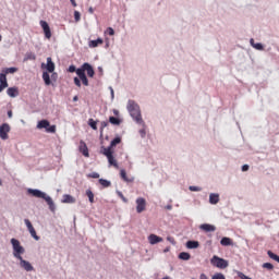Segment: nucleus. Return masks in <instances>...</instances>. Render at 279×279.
<instances>
[{
	"label": "nucleus",
	"mask_w": 279,
	"mask_h": 279,
	"mask_svg": "<svg viewBox=\"0 0 279 279\" xmlns=\"http://www.w3.org/2000/svg\"><path fill=\"white\" fill-rule=\"evenodd\" d=\"M89 12H90V14H93V12H94V11H93V8H89Z\"/></svg>",
	"instance_id": "obj_54"
},
{
	"label": "nucleus",
	"mask_w": 279,
	"mask_h": 279,
	"mask_svg": "<svg viewBox=\"0 0 279 279\" xmlns=\"http://www.w3.org/2000/svg\"><path fill=\"white\" fill-rule=\"evenodd\" d=\"M24 223H25L31 236H33V239H35V241H40V236H38V234H36V229H34L32 221H29V219H25Z\"/></svg>",
	"instance_id": "obj_7"
},
{
	"label": "nucleus",
	"mask_w": 279,
	"mask_h": 279,
	"mask_svg": "<svg viewBox=\"0 0 279 279\" xmlns=\"http://www.w3.org/2000/svg\"><path fill=\"white\" fill-rule=\"evenodd\" d=\"M99 184H101V186H104L105 189H108V186H110V181L105 180V179H99Z\"/></svg>",
	"instance_id": "obj_32"
},
{
	"label": "nucleus",
	"mask_w": 279,
	"mask_h": 279,
	"mask_svg": "<svg viewBox=\"0 0 279 279\" xmlns=\"http://www.w3.org/2000/svg\"><path fill=\"white\" fill-rule=\"evenodd\" d=\"M179 258L181 260H191V254L186 253V252H182L179 254Z\"/></svg>",
	"instance_id": "obj_29"
},
{
	"label": "nucleus",
	"mask_w": 279,
	"mask_h": 279,
	"mask_svg": "<svg viewBox=\"0 0 279 279\" xmlns=\"http://www.w3.org/2000/svg\"><path fill=\"white\" fill-rule=\"evenodd\" d=\"M43 80H44L46 86H51V76H49V72L43 73Z\"/></svg>",
	"instance_id": "obj_24"
},
{
	"label": "nucleus",
	"mask_w": 279,
	"mask_h": 279,
	"mask_svg": "<svg viewBox=\"0 0 279 279\" xmlns=\"http://www.w3.org/2000/svg\"><path fill=\"white\" fill-rule=\"evenodd\" d=\"M109 122H110L112 125H121V120H119V118L110 117V118H109Z\"/></svg>",
	"instance_id": "obj_31"
},
{
	"label": "nucleus",
	"mask_w": 279,
	"mask_h": 279,
	"mask_svg": "<svg viewBox=\"0 0 279 279\" xmlns=\"http://www.w3.org/2000/svg\"><path fill=\"white\" fill-rule=\"evenodd\" d=\"M100 154H102V156H106L111 167H114V169H119V162H117V159H114V155H112L114 154L113 150H110V148H106L102 146Z\"/></svg>",
	"instance_id": "obj_4"
},
{
	"label": "nucleus",
	"mask_w": 279,
	"mask_h": 279,
	"mask_svg": "<svg viewBox=\"0 0 279 279\" xmlns=\"http://www.w3.org/2000/svg\"><path fill=\"white\" fill-rule=\"evenodd\" d=\"M186 247H187V250H197V247H199V242L198 241H187Z\"/></svg>",
	"instance_id": "obj_22"
},
{
	"label": "nucleus",
	"mask_w": 279,
	"mask_h": 279,
	"mask_svg": "<svg viewBox=\"0 0 279 279\" xmlns=\"http://www.w3.org/2000/svg\"><path fill=\"white\" fill-rule=\"evenodd\" d=\"M78 150L81 151V154H83V156H85V158L90 157V154L88 153V146L86 145V142H84V141L80 142Z\"/></svg>",
	"instance_id": "obj_13"
},
{
	"label": "nucleus",
	"mask_w": 279,
	"mask_h": 279,
	"mask_svg": "<svg viewBox=\"0 0 279 279\" xmlns=\"http://www.w3.org/2000/svg\"><path fill=\"white\" fill-rule=\"evenodd\" d=\"M81 20H82V14L80 13V11H74L75 23H80Z\"/></svg>",
	"instance_id": "obj_33"
},
{
	"label": "nucleus",
	"mask_w": 279,
	"mask_h": 279,
	"mask_svg": "<svg viewBox=\"0 0 279 279\" xmlns=\"http://www.w3.org/2000/svg\"><path fill=\"white\" fill-rule=\"evenodd\" d=\"M41 29H44V34L46 38L49 40L51 38V28L49 27V23L47 21L39 22Z\"/></svg>",
	"instance_id": "obj_9"
},
{
	"label": "nucleus",
	"mask_w": 279,
	"mask_h": 279,
	"mask_svg": "<svg viewBox=\"0 0 279 279\" xmlns=\"http://www.w3.org/2000/svg\"><path fill=\"white\" fill-rule=\"evenodd\" d=\"M11 245L13 247V256L15 258H21L22 254H25V248L21 245V242L16 239H11Z\"/></svg>",
	"instance_id": "obj_5"
},
{
	"label": "nucleus",
	"mask_w": 279,
	"mask_h": 279,
	"mask_svg": "<svg viewBox=\"0 0 279 279\" xmlns=\"http://www.w3.org/2000/svg\"><path fill=\"white\" fill-rule=\"evenodd\" d=\"M209 203L210 204H219V194H210Z\"/></svg>",
	"instance_id": "obj_26"
},
{
	"label": "nucleus",
	"mask_w": 279,
	"mask_h": 279,
	"mask_svg": "<svg viewBox=\"0 0 279 279\" xmlns=\"http://www.w3.org/2000/svg\"><path fill=\"white\" fill-rule=\"evenodd\" d=\"M51 80H53V82H56L58 80V73L52 72Z\"/></svg>",
	"instance_id": "obj_44"
},
{
	"label": "nucleus",
	"mask_w": 279,
	"mask_h": 279,
	"mask_svg": "<svg viewBox=\"0 0 279 279\" xmlns=\"http://www.w3.org/2000/svg\"><path fill=\"white\" fill-rule=\"evenodd\" d=\"M167 241H169V243H172V245H175V239L173 236H168Z\"/></svg>",
	"instance_id": "obj_43"
},
{
	"label": "nucleus",
	"mask_w": 279,
	"mask_h": 279,
	"mask_svg": "<svg viewBox=\"0 0 279 279\" xmlns=\"http://www.w3.org/2000/svg\"><path fill=\"white\" fill-rule=\"evenodd\" d=\"M28 60H36V56H34V54L31 53V54L28 56Z\"/></svg>",
	"instance_id": "obj_49"
},
{
	"label": "nucleus",
	"mask_w": 279,
	"mask_h": 279,
	"mask_svg": "<svg viewBox=\"0 0 279 279\" xmlns=\"http://www.w3.org/2000/svg\"><path fill=\"white\" fill-rule=\"evenodd\" d=\"M80 98L77 96L73 97V101H77Z\"/></svg>",
	"instance_id": "obj_53"
},
{
	"label": "nucleus",
	"mask_w": 279,
	"mask_h": 279,
	"mask_svg": "<svg viewBox=\"0 0 279 279\" xmlns=\"http://www.w3.org/2000/svg\"><path fill=\"white\" fill-rule=\"evenodd\" d=\"M1 184H2V182H1V180H0V186H1Z\"/></svg>",
	"instance_id": "obj_57"
},
{
	"label": "nucleus",
	"mask_w": 279,
	"mask_h": 279,
	"mask_svg": "<svg viewBox=\"0 0 279 279\" xmlns=\"http://www.w3.org/2000/svg\"><path fill=\"white\" fill-rule=\"evenodd\" d=\"M27 194L32 195V197H37V199H45V202L49 206V210H51V213H56V204L53 203V198L47 195V193L40 190L28 189Z\"/></svg>",
	"instance_id": "obj_2"
},
{
	"label": "nucleus",
	"mask_w": 279,
	"mask_h": 279,
	"mask_svg": "<svg viewBox=\"0 0 279 279\" xmlns=\"http://www.w3.org/2000/svg\"><path fill=\"white\" fill-rule=\"evenodd\" d=\"M120 197L123 199V202H128V198H124L123 194H120Z\"/></svg>",
	"instance_id": "obj_52"
},
{
	"label": "nucleus",
	"mask_w": 279,
	"mask_h": 279,
	"mask_svg": "<svg viewBox=\"0 0 279 279\" xmlns=\"http://www.w3.org/2000/svg\"><path fill=\"white\" fill-rule=\"evenodd\" d=\"M9 119H12V110L8 111Z\"/></svg>",
	"instance_id": "obj_50"
},
{
	"label": "nucleus",
	"mask_w": 279,
	"mask_h": 279,
	"mask_svg": "<svg viewBox=\"0 0 279 279\" xmlns=\"http://www.w3.org/2000/svg\"><path fill=\"white\" fill-rule=\"evenodd\" d=\"M10 132V124L3 123L0 125V138L8 141V133Z\"/></svg>",
	"instance_id": "obj_10"
},
{
	"label": "nucleus",
	"mask_w": 279,
	"mask_h": 279,
	"mask_svg": "<svg viewBox=\"0 0 279 279\" xmlns=\"http://www.w3.org/2000/svg\"><path fill=\"white\" fill-rule=\"evenodd\" d=\"M86 73L88 77H95V69H93L90 63H83L82 66L76 70V75L84 86H88V77L86 76Z\"/></svg>",
	"instance_id": "obj_1"
},
{
	"label": "nucleus",
	"mask_w": 279,
	"mask_h": 279,
	"mask_svg": "<svg viewBox=\"0 0 279 279\" xmlns=\"http://www.w3.org/2000/svg\"><path fill=\"white\" fill-rule=\"evenodd\" d=\"M17 260H20V267H22V269L25 271H34V266H32L29 262L23 259V257L17 258Z\"/></svg>",
	"instance_id": "obj_12"
},
{
	"label": "nucleus",
	"mask_w": 279,
	"mask_h": 279,
	"mask_svg": "<svg viewBox=\"0 0 279 279\" xmlns=\"http://www.w3.org/2000/svg\"><path fill=\"white\" fill-rule=\"evenodd\" d=\"M70 1L72 3L73 8H77V2H75V0H70Z\"/></svg>",
	"instance_id": "obj_48"
},
{
	"label": "nucleus",
	"mask_w": 279,
	"mask_h": 279,
	"mask_svg": "<svg viewBox=\"0 0 279 279\" xmlns=\"http://www.w3.org/2000/svg\"><path fill=\"white\" fill-rule=\"evenodd\" d=\"M199 230H202L203 232H215V230H217V227H215V225L203 223L199 226Z\"/></svg>",
	"instance_id": "obj_14"
},
{
	"label": "nucleus",
	"mask_w": 279,
	"mask_h": 279,
	"mask_svg": "<svg viewBox=\"0 0 279 279\" xmlns=\"http://www.w3.org/2000/svg\"><path fill=\"white\" fill-rule=\"evenodd\" d=\"M121 143V137H114L110 145L108 147H106V149H110V151H112L113 147H117V145H119Z\"/></svg>",
	"instance_id": "obj_21"
},
{
	"label": "nucleus",
	"mask_w": 279,
	"mask_h": 279,
	"mask_svg": "<svg viewBox=\"0 0 279 279\" xmlns=\"http://www.w3.org/2000/svg\"><path fill=\"white\" fill-rule=\"evenodd\" d=\"M263 268L271 270V269H274V264H271V263H264L263 264Z\"/></svg>",
	"instance_id": "obj_37"
},
{
	"label": "nucleus",
	"mask_w": 279,
	"mask_h": 279,
	"mask_svg": "<svg viewBox=\"0 0 279 279\" xmlns=\"http://www.w3.org/2000/svg\"><path fill=\"white\" fill-rule=\"evenodd\" d=\"M250 43L254 49H257V51H263V44H254V38H251Z\"/></svg>",
	"instance_id": "obj_30"
},
{
	"label": "nucleus",
	"mask_w": 279,
	"mask_h": 279,
	"mask_svg": "<svg viewBox=\"0 0 279 279\" xmlns=\"http://www.w3.org/2000/svg\"><path fill=\"white\" fill-rule=\"evenodd\" d=\"M128 110L135 122H137L140 125H145L143 117L141 116V107H138V104H136L134 100H129Z\"/></svg>",
	"instance_id": "obj_3"
},
{
	"label": "nucleus",
	"mask_w": 279,
	"mask_h": 279,
	"mask_svg": "<svg viewBox=\"0 0 279 279\" xmlns=\"http://www.w3.org/2000/svg\"><path fill=\"white\" fill-rule=\"evenodd\" d=\"M99 45H104V39L98 38L97 40H90L89 47L95 49V47H99Z\"/></svg>",
	"instance_id": "obj_23"
},
{
	"label": "nucleus",
	"mask_w": 279,
	"mask_h": 279,
	"mask_svg": "<svg viewBox=\"0 0 279 279\" xmlns=\"http://www.w3.org/2000/svg\"><path fill=\"white\" fill-rule=\"evenodd\" d=\"M68 71L69 73H77V69L75 68V65H70Z\"/></svg>",
	"instance_id": "obj_39"
},
{
	"label": "nucleus",
	"mask_w": 279,
	"mask_h": 279,
	"mask_svg": "<svg viewBox=\"0 0 279 279\" xmlns=\"http://www.w3.org/2000/svg\"><path fill=\"white\" fill-rule=\"evenodd\" d=\"M62 203L63 204H75V197H73L69 194H64L63 198H62Z\"/></svg>",
	"instance_id": "obj_19"
},
{
	"label": "nucleus",
	"mask_w": 279,
	"mask_h": 279,
	"mask_svg": "<svg viewBox=\"0 0 279 279\" xmlns=\"http://www.w3.org/2000/svg\"><path fill=\"white\" fill-rule=\"evenodd\" d=\"M46 132H48L49 134H56V125H51L49 124V126H47Z\"/></svg>",
	"instance_id": "obj_34"
},
{
	"label": "nucleus",
	"mask_w": 279,
	"mask_h": 279,
	"mask_svg": "<svg viewBox=\"0 0 279 279\" xmlns=\"http://www.w3.org/2000/svg\"><path fill=\"white\" fill-rule=\"evenodd\" d=\"M86 196L88 197L90 204H95V194L92 190H86Z\"/></svg>",
	"instance_id": "obj_27"
},
{
	"label": "nucleus",
	"mask_w": 279,
	"mask_h": 279,
	"mask_svg": "<svg viewBox=\"0 0 279 279\" xmlns=\"http://www.w3.org/2000/svg\"><path fill=\"white\" fill-rule=\"evenodd\" d=\"M120 178H122V180L124 181V182H134V180L133 179H129L128 178V172H125V170H120Z\"/></svg>",
	"instance_id": "obj_25"
},
{
	"label": "nucleus",
	"mask_w": 279,
	"mask_h": 279,
	"mask_svg": "<svg viewBox=\"0 0 279 279\" xmlns=\"http://www.w3.org/2000/svg\"><path fill=\"white\" fill-rule=\"evenodd\" d=\"M162 279H171L170 277H163Z\"/></svg>",
	"instance_id": "obj_55"
},
{
	"label": "nucleus",
	"mask_w": 279,
	"mask_h": 279,
	"mask_svg": "<svg viewBox=\"0 0 279 279\" xmlns=\"http://www.w3.org/2000/svg\"><path fill=\"white\" fill-rule=\"evenodd\" d=\"M80 77H74V84L75 86H77L78 88H82V81H80Z\"/></svg>",
	"instance_id": "obj_38"
},
{
	"label": "nucleus",
	"mask_w": 279,
	"mask_h": 279,
	"mask_svg": "<svg viewBox=\"0 0 279 279\" xmlns=\"http://www.w3.org/2000/svg\"><path fill=\"white\" fill-rule=\"evenodd\" d=\"M7 95L12 98L19 97V87H9L7 89Z\"/></svg>",
	"instance_id": "obj_17"
},
{
	"label": "nucleus",
	"mask_w": 279,
	"mask_h": 279,
	"mask_svg": "<svg viewBox=\"0 0 279 279\" xmlns=\"http://www.w3.org/2000/svg\"><path fill=\"white\" fill-rule=\"evenodd\" d=\"M220 245L228 247V245H232V239L230 238H222L220 241Z\"/></svg>",
	"instance_id": "obj_28"
},
{
	"label": "nucleus",
	"mask_w": 279,
	"mask_h": 279,
	"mask_svg": "<svg viewBox=\"0 0 279 279\" xmlns=\"http://www.w3.org/2000/svg\"><path fill=\"white\" fill-rule=\"evenodd\" d=\"M8 88V76L0 74V93H3Z\"/></svg>",
	"instance_id": "obj_15"
},
{
	"label": "nucleus",
	"mask_w": 279,
	"mask_h": 279,
	"mask_svg": "<svg viewBox=\"0 0 279 279\" xmlns=\"http://www.w3.org/2000/svg\"><path fill=\"white\" fill-rule=\"evenodd\" d=\"M210 264L214 267H217L218 269H226L228 267V260H226L217 255L213 256V258L210 259Z\"/></svg>",
	"instance_id": "obj_6"
},
{
	"label": "nucleus",
	"mask_w": 279,
	"mask_h": 279,
	"mask_svg": "<svg viewBox=\"0 0 279 279\" xmlns=\"http://www.w3.org/2000/svg\"><path fill=\"white\" fill-rule=\"evenodd\" d=\"M102 128H107L108 126V122H101Z\"/></svg>",
	"instance_id": "obj_51"
},
{
	"label": "nucleus",
	"mask_w": 279,
	"mask_h": 279,
	"mask_svg": "<svg viewBox=\"0 0 279 279\" xmlns=\"http://www.w3.org/2000/svg\"><path fill=\"white\" fill-rule=\"evenodd\" d=\"M145 208H147V201L143 197H138L136 199V213H144Z\"/></svg>",
	"instance_id": "obj_8"
},
{
	"label": "nucleus",
	"mask_w": 279,
	"mask_h": 279,
	"mask_svg": "<svg viewBox=\"0 0 279 279\" xmlns=\"http://www.w3.org/2000/svg\"><path fill=\"white\" fill-rule=\"evenodd\" d=\"M242 171H250V166L248 165L242 166Z\"/></svg>",
	"instance_id": "obj_46"
},
{
	"label": "nucleus",
	"mask_w": 279,
	"mask_h": 279,
	"mask_svg": "<svg viewBox=\"0 0 279 279\" xmlns=\"http://www.w3.org/2000/svg\"><path fill=\"white\" fill-rule=\"evenodd\" d=\"M140 134L142 138H145V134H146L145 129L140 130Z\"/></svg>",
	"instance_id": "obj_45"
},
{
	"label": "nucleus",
	"mask_w": 279,
	"mask_h": 279,
	"mask_svg": "<svg viewBox=\"0 0 279 279\" xmlns=\"http://www.w3.org/2000/svg\"><path fill=\"white\" fill-rule=\"evenodd\" d=\"M16 71H19L17 68H5L2 70V72L0 73V75H4V77H8V75L16 73Z\"/></svg>",
	"instance_id": "obj_18"
},
{
	"label": "nucleus",
	"mask_w": 279,
	"mask_h": 279,
	"mask_svg": "<svg viewBox=\"0 0 279 279\" xmlns=\"http://www.w3.org/2000/svg\"><path fill=\"white\" fill-rule=\"evenodd\" d=\"M2 39H3V37L0 35V43H1Z\"/></svg>",
	"instance_id": "obj_56"
},
{
	"label": "nucleus",
	"mask_w": 279,
	"mask_h": 279,
	"mask_svg": "<svg viewBox=\"0 0 279 279\" xmlns=\"http://www.w3.org/2000/svg\"><path fill=\"white\" fill-rule=\"evenodd\" d=\"M87 177L88 178H94L95 180H97L99 178V173L93 172V173L88 174Z\"/></svg>",
	"instance_id": "obj_41"
},
{
	"label": "nucleus",
	"mask_w": 279,
	"mask_h": 279,
	"mask_svg": "<svg viewBox=\"0 0 279 279\" xmlns=\"http://www.w3.org/2000/svg\"><path fill=\"white\" fill-rule=\"evenodd\" d=\"M148 241L150 245H156V243H162V238L156 235V234H150L148 236Z\"/></svg>",
	"instance_id": "obj_16"
},
{
	"label": "nucleus",
	"mask_w": 279,
	"mask_h": 279,
	"mask_svg": "<svg viewBox=\"0 0 279 279\" xmlns=\"http://www.w3.org/2000/svg\"><path fill=\"white\" fill-rule=\"evenodd\" d=\"M88 125L90 126L92 130H97V122L93 119H89Z\"/></svg>",
	"instance_id": "obj_35"
},
{
	"label": "nucleus",
	"mask_w": 279,
	"mask_h": 279,
	"mask_svg": "<svg viewBox=\"0 0 279 279\" xmlns=\"http://www.w3.org/2000/svg\"><path fill=\"white\" fill-rule=\"evenodd\" d=\"M107 34H109V36H114V28L108 27L107 28Z\"/></svg>",
	"instance_id": "obj_40"
},
{
	"label": "nucleus",
	"mask_w": 279,
	"mask_h": 279,
	"mask_svg": "<svg viewBox=\"0 0 279 279\" xmlns=\"http://www.w3.org/2000/svg\"><path fill=\"white\" fill-rule=\"evenodd\" d=\"M190 191H193V192H199V191H202V187H199V186H190Z\"/></svg>",
	"instance_id": "obj_42"
},
{
	"label": "nucleus",
	"mask_w": 279,
	"mask_h": 279,
	"mask_svg": "<svg viewBox=\"0 0 279 279\" xmlns=\"http://www.w3.org/2000/svg\"><path fill=\"white\" fill-rule=\"evenodd\" d=\"M49 128V121L48 120H40L37 123V130H47Z\"/></svg>",
	"instance_id": "obj_20"
},
{
	"label": "nucleus",
	"mask_w": 279,
	"mask_h": 279,
	"mask_svg": "<svg viewBox=\"0 0 279 279\" xmlns=\"http://www.w3.org/2000/svg\"><path fill=\"white\" fill-rule=\"evenodd\" d=\"M199 279H208V276H206V274H201Z\"/></svg>",
	"instance_id": "obj_47"
},
{
	"label": "nucleus",
	"mask_w": 279,
	"mask_h": 279,
	"mask_svg": "<svg viewBox=\"0 0 279 279\" xmlns=\"http://www.w3.org/2000/svg\"><path fill=\"white\" fill-rule=\"evenodd\" d=\"M41 69H46L48 73H53L56 71V63L51 60V57L47 58V64H41Z\"/></svg>",
	"instance_id": "obj_11"
},
{
	"label": "nucleus",
	"mask_w": 279,
	"mask_h": 279,
	"mask_svg": "<svg viewBox=\"0 0 279 279\" xmlns=\"http://www.w3.org/2000/svg\"><path fill=\"white\" fill-rule=\"evenodd\" d=\"M211 279H226V276L221 272H216Z\"/></svg>",
	"instance_id": "obj_36"
}]
</instances>
